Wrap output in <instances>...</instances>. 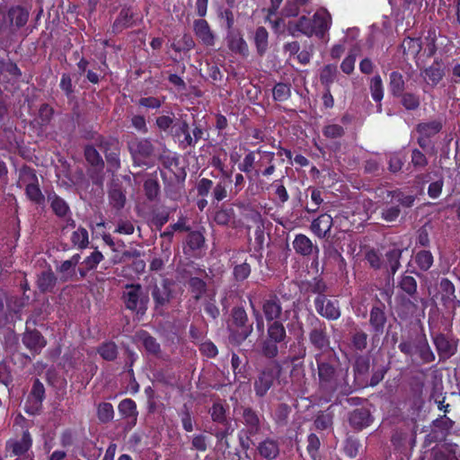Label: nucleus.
<instances>
[{"instance_id": "41", "label": "nucleus", "mask_w": 460, "mask_h": 460, "mask_svg": "<svg viewBox=\"0 0 460 460\" xmlns=\"http://www.w3.org/2000/svg\"><path fill=\"white\" fill-rule=\"evenodd\" d=\"M44 385L39 379H36L33 383L31 391L28 396V402L32 403V406L35 410H38L41 405V402L44 399Z\"/></svg>"}, {"instance_id": "58", "label": "nucleus", "mask_w": 460, "mask_h": 460, "mask_svg": "<svg viewBox=\"0 0 460 460\" xmlns=\"http://www.w3.org/2000/svg\"><path fill=\"white\" fill-rule=\"evenodd\" d=\"M178 414L181 418L183 429L187 432L193 431V419L191 416L190 407L186 403L183 404V406L179 411Z\"/></svg>"}, {"instance_id": "17", "label": "nucleus", "mask_w": 460, "mask_h": 460, "mask_svg": "<svg viewBox=\"0 0 460 460\" xmlns=\"http://www.w3.org/2000/svg\"><path fill=\"white\" fill-rule=\"evenodd\" d=\"M80 260V254L75 253L70 259L62 261L61 264L57 267V271L59 274V279L62 282L78 280L76 266Z\"/></svg>"}, {"instance_id": "52", "label": "nucleus", "mask_w": 460, "mask_h": 460, "mask_svg": "<svg viewBox=\"0 0 460 460\" xmlns=\"http://www.w3.org/2000/svg\"><path fill=\"white\" fill-rule=\"evenodd\" d=\"M369 89L375 102H380L384 97L383 81L379 75L370 80Z\"/></svg>"}, {"instance_id": "42", "label": "nucleus", "mask_w": 460, "mask_h": 460, "mask_svg": "<svg viewBox=\"0 0 460 460\" xmlns=\"http://www.w3.org/2000/svg\"><path fill=\"white\" fill-rule=\"evenodd\" d=\"M389 90L394 97H399L405 90V82L400 72L394 71L389 75Z\"/></svg>"}, {"instance_id": "5", "label": "nucleus", "mask_w": 460, "mask_h": 460, "mask_svg": "<svg viewBox=\"0 0 460 460\" xmlns=\"http://www.w3.org/2000/svg\"><path fill=\"white\" fill-rule=\"evenodd\" d=\"M233 411L234 413L239 415V420L244 426L243 431L245 433L247 439L260 433L263 417L256 410L249 405L240 404L235 399Z\"/></svg>"}, {"instance_id": "25", "label": "nucleus", "mask_w": 460, "mask_h": 460, "mask_svg": "<svg viewBox=\"0 0 460 460\" xmlns=\"http://www.w3.org/2000/svg\"><path fill=\"white\" fill-rule=\"evenodd\" d=\"M226 42L232 52L243 56H246L248 54V45L243 40L241 32L235 31H227Z\"/></svg>"}, {"instance_id": "55", "label": "nucleus", "mask_w": 460, "mask_h": 460, "mask_svg": "<svg viewBox=\"0 0 460 460\" xmlns=\"http://www.w3.org/2000/svg\"><path fill=\"white\" fill-rule=\"evenodd\" d=\"M399 287L402 291L411 296H413L417 293L416 279L412 276L407 275L406 273L401 277Z\"/></svg>"}, {"instance_id": "18", "label": "nucleus", "mask_w": 460, "mask_h": 460, "mask_svg": "<svg viewBox=\"0 0 460 460\" xmlns=\"http://www.w3.org/2000/svg\"><path fill=\"white\" fill-rule=\"evenodd\" d=\"M420 76L428 85H438L445 76V67L441 60H435L429 66L420 70Z\"/></svg>"}, {"instance_id": "49", "label": "nucleus", "mask_w": 460, "mask_h": 460, "mask_svg": "<svg viewBox=\"0 0 460 460\" xmlns=\"http://www.w3.org/2000/svg\"><path fill=\"white\" fill-rule=\"evenodd\" d=\"M442 292V300L445 304L455 303L456 298L455 294V286L447 279H442L439 284Z\"/></svg>"}, {"instance_id": "37", "label": "nucleus", "mask_w": 460, "mask_h": 460, "mask_svg": "<svg viewBox=\"0 0 460 460\" xmlns=\"http://www.w3.org/2000/svg\"><path fill=\"white\" fill-rule=\"evenodd\" d=\"M402 254V250L400 248H392L385 252V268L392 275L399 270L401 263L400 260Z\"/></svg>"}, {"instance_id": "35", "label": "nucleus", "mask_w": 460, "mask_h": 460, "mask_svg": "<svg viewBox=\"0 0 460 460\" xmlns=\"http://www.w3.org/2000/svg\"><path fill=\"white\" fill-rule=\"evenodd\" d=\"M370 367V359L368 357L359 355L355 358L353 371L356 380L364 382Z\"/></svg>"}, {"instance_id": "24", "label": "nucleus", "mask_w": 460, "mask_h": 460, "mask_svg": "<svg viewBox=\"0 0 460 460\" xmlns=\"http://www.w3.org/2000/svg\"><path fill=\"white\" fill-rule=\"evenodd\" d=\"M57 282L58 278L50 268L37 276L36 284L41 293H53Z\"/></svg>"}, {"instance_id": "4", "label": "nucleus", "mask_w": 460, "mask_h": 460, "mask_svg": "<svg viewBox=\"0 0 460 460\" xmlns=\"http://www.w3.org/2000/svg\"><path fill=\"white\" fill-rule=\"evenodd\" d=\"M307 323L309 327V342L319 351L318 353L334 350L330 347L331 340L327 332L326 323L313 314L308 315Z\"/></svg>"}, {"instance_id": "10", "label": "nucleus", "mask_w": 460, "mask_h": 460, "mask_svg": "<svg viewBox=\"0 0 460 460\" xmlns=\"http://www.w3.org/2000/svg\"><path fill=\"white\" fill-rule=\"evenodd\" d=\"M291 355L289 361L293 364L290 376L292 382L301 386L305 383V373L302 362L296 363L297 360L303 359L306 356V348L304 344H298L297 347L290 349Z\"/></svg>"}, {"instance_id": "50", "label": "nucleus", "mask_w": 460, "mask_h": 460, "mask_svg": "<svg viewBox=\"0 0 460 460\" xmlns=\"http://www.w3.org/2000/svg\"><path fill=\"white\" fill-rule=\"evenodd\" d=\"M71 243L79 249H84L89 244L88 231L84 227H78L74 231L71 236Z\"/></svg>"}, {"instance_id": "53", "label": "nucleus", "mask_w": 460, "mask_h": 460, "mask_svg": "<svg viewBox=\"0 0 460 460\" xmlns=\"http://www.w3.org/2000/svg\"><path fill=\"white\" fill-rule=\"evenodd\" d=\"M97 417L100 422L108 423L114 417V409L110 402H101L97 406Z\"/></svg>"}, {"instance_id": "38", "label": "nucleus", "mask_w": 460, "mask_h": 460, "mask_svg": "<svg viewBox=\"0 0 460 460\" xmlns=\"http://www.w3.org/2000/svg\"><path fill=\"white\" fill-rule=\"evenodd\" d=\"M138 338L146 352L158 358L161 357V347L155 337L146 332H141Z\"/></svg>"}, {"instance_id": "21", "label": "nucleus", "mask_w": 460, "mask_h": 460, "mask_svg": "<svg viewBox=\"0 0 460 460\" xmlns=\"http://www.w3.org/2000/svg\"><path fill=\"white\" fill-rule=\"evenodd\" d=\"M433 342L441 358H448L456 351V345L443 333L433 336Z\"/></svg>"}, {"instance_id": "33", "label": "nucleus", "mask_w": 460, "mask_h": 460, "mask_svg": "<svg viewBox=\"0 0 460 460\" xmlns=\"http://www.w3.org/2000/svg\"><path fill=\"white\" fill-rule=\"evenodd\" d=\"M443 128L441 119H434L428 122L419 123L416 127L417 132L420 136L432 137L437 135Z\"/></svg>"}, {"instance_id": "9", "label": "nucleus", "mask_w": 460, "mask_h": 460, "mask_svg": "<svg viewBox=\"0 0 460 460\" xmlns=\"http://www.w3.org/2000/svg\"><path fill=\"white\" fill-rule=\"evenodd\" d=\"M279 373L280 369L276 371L270 367L260 371L253 382L255 395L259 398L264 397L273 386L275 380L279 378Z\"/></svg>"}, {"instance_id": "63", "label": "nucleus", "mask_w": 460, "mask_h": 460, "mask_svg": "<svg viewBox=\"0 0 460 460\" xmlns=\"http://www.w3.org/2000/svg\"><path fill=\"white\" fill-rule=\"evenodd\" d=\"M291 408L287 403H279L275 411L274 419L279 425L284 426L288 422Z\"/></svg>"}, {"instance_id": "31", "label": "nucleus", "mask_w": 460, "mask_h": 460, "mask_svg": "<svg viewBox=\"0 0 460 460\" xmlns=\"http://www.w3.org/2000/svg\"><path fill=\"white\" fill-rule=\"evenodd\" d=\"M48 201L54 214L58 217H66L71 214L68 204L55 192L48 195Z\"/></svg>"}, {"instance_id": "39", "label": "nucleus", "mask_w": 460, "mask_h": 460, "mask_svg": "<svg viewBox=\"0 0 460 460\" xmlns=\"http://www.w3.org/2000/svg\"><path fill=\"white\" fill-rule=\"evenodd\" d=\"M401 47L403 55L415 58L420 54L422 44L420 38L407 37L403 40Z\"/></svg>"}, {"instance_id": "62", "label": "nucleus", "mask_w": 460, "mask_h": 460, "mask_svg": "<svg viewBox=\"0 0 460 460\" xmlns=\"http://www.w3.org/2000/svg\"><path fill=\"white\" fill-rule=\"evenodd\" d=\"M25 191H26V195L30 199V200H31L32 202H34L38 205L43 204L45 198L39 187L38 182L26 186Z\"/></svg>"}, {"instance_id": "30", "label": "nucleus", "mask_w": 460, "mask_h": 460, "mask_svg": "<svg viewBox=\"0 0 460 460\" xmlns=\"http://www.w3.org/2000/svg\"><path fill=\"white\" fill-rule=\"evenodd\" d=\"M31 438L29 431H24L20 440L10 441L7 443L6 447L11 450L13 456H21L26 453L31 447Z\"/></svg>"}, {"instance_id": "3", "label": "nucleus", "mask_w": 460, "mask_h": 460, "mask_svg": "<svg viewBox=\"0 0 460 460\" xmlns=\"http://www.w3.org/2000/svg\"><path fill=\"white\" fill-rule=\"evenodd\" d=\"M228 341L232 345H241L253 331V325L249 322L247 313L243 307H234L231 311V320L228 323Z\"/></svg>"}, {"instance_id": "64", "label": "nucleus", "mask_w": 460, "mask_h": 460, "mask_svg": "<svg viewBox=\"0 0 460 460\" xmlns=\"http://www.w3.org/2000/svg\"><path fill=\"white\" fill-rule=\"evenodd\" d=\"M172 49L176 52L189 51L195 47V42L190 34H184L181 40L172 44Z\"/></svg>"}, {"instance_id": "48", "label": "nucleus", "mask_w": 460, "mask_h": 460, "mask_svg": "<svg viewBox=\"0 0 460 460\" xmlns=\"http://www.w3.org/2000/svg\"><path fill=\"white\" fill-rule=\"evenodd\" d=\"M209 413L214 422L224 425L228 424V420L226 418V410L221 402H214L209 410Z\"/></svg>"}, {"instance_id": "1", "label": "nucleus", "mask_w": 460, "mask_h": 460, "mask_svg": "<svg viewBox=\"0 0 460 460\" xmlns=\"http://www.w3.org/2000/svg\"><path fill=\"white\" fill-rule=\"evenodd\" d=\"M314 359L317 365L319 392L326 402H330L336 392H351L348 382L349 367H339V358L334 350L316 353Z\"/></svg>"}, {"instance_id": "56", "label": "nucleus", "mask_w": 460, "mask_h": 460, "mask_svg": "<svg viewBox=\"0 0 460 460\" xmlns=\"http://www.w3.org/2000/svg\"><path fill=\"white\" fill-rule=\"evenodd\" d=\"M38 182V177L36 175L35 171L28 166H23L20 170L19 173V183L20 185H24L25 187L31 184H34Z\"/></svg>"}, {"instance_id": "34", "label": "nucleus", "mask_w": 460, "mask_h": 460, "mask_svg": "<svg viewBox=\"0 0 460 460\" xmlns=\"http://www.w3.org/2000/svg\"><path fill=\"white\" fill-rule=\"evenodd\" d=\"M134 25V13L130 8H123L113 23L114 31L122 30Z\"/></svg>"}, {"instance_id": "47", "label": "nucleus", "mask_w": 460, "mask_h": 460, "mask_svg": "<svg viewBox=\"0 0 460 460\" xmlns=\"http://www.w3.org/2000/svg\"><path fill=\"white\" fill-rule=\"evenodd\" d=\"M144 191L149 201L156 200L160 193V185L155 178H148L144 182Z\"/></svg>"}, {"instance_id": "2", "label": "nucleus", "mask_w": 460, "mask_h": 460, "mask_svg": "<svg viewBox=\"0 0 460 460\" xmlns=\"http://www.w3.org/2000/svg\"><path fill=\"white\" fill-rule=\"evenodd\" d=\"M286 328L282 321H274L268 323L267 336L261 345V354L269 358H275L279 352V347L286 345L288 341Z\"/></svg>"}, {"instance_id": "57", "label": "nucleus", "mask_w": 460, "mask_h": 460, "mask_svg": "<svg viewBox=\"0 0 460 460\" xmlns=\"http://www.w3.org/2000/svg\"><path fill=\"white\" fill-rule=\"evenodd\" d=\"M273 99L277 102H285L291 95L290 85L284 83H278L272 90Z\"/></svg>"}, {"instance_id": "43", "label": "nucleus", "mask_w": 460, "mask_h": 460, "mask_svg": "<svg viewBox=\"0 0 460 460\" xmlns=\"http://www.w3.org/2000/svg\"><path fill=\"white\" fill-rule=\"evenodd\" d=\"M97 352L106 361H114L119 354L118 346L111 341L101 343Z\"/></svg>"}, {"instance_id": "16", "label": "nucleus", "mask_w": 460, "mask_h": 460, "mask_svg": "<svg viewBox=\"0 0 460 460\" xmlns=\"http://www.w3.org/2000/svg\"><path fill=\"white\" fill-rule=\"evenodd\" d=\"M84 157L94 169V175L91 174L93 182L95 184H102L103 177L101 175V172L103 170L104 162L99 152L93 146L88 145L84 147Z\"/></svg>"}, {"instance_id": "51", "label": "nucleus", "mask_w": 460, "mask_h": 460, "mask_svg": "<svg viewBox=\"0 0 460 460\" xmlns=\"http://www.w3.org/2000/svg\"><path fill=\"white\" fill-rule=\"evenodd\" d=\"M401 97V103L407 111H416L420 105V96L413 93H402Z\"/></svg>"}, {"instance_id": "29", "label": "nucleus", "mask_w": 460, "mask_h": 460, "mask_svg": "<svg viewBox=\"0 0 460 460\" xmlns=\"http://www.w3.org/2000/svg\"><path fill=\"white\" fill-rule=\"evenodd\" d=\"M415 353L419 355L422 363L428 364L435 360V355L428 343L425 335L418 337L414 341Z\"/></svg>"}, {"instance_id": "59", "label": "nucleus", "mask_w": 460, "mask_h": 460, "mask_svg": "<svg viewBox=\"0 0 460 460\" xmlns=\"http://www.w3.org/2000/svg\"><path fill=\"white\" fill-rule=\"evenodd\" d=\"M110 202L116 209H120L126 202V196L120 188H112L109 192Z\"/></svg>"}, {"instance_id": "45", "label": "nucleus", "mask_w": 460, "mask_h": 460, "mask_svg": "<svg viewBox=\"0 0 460 460\" xmlns=\"http://www.w3.org/2000/svg\"><path fill=\"white\" fill-rule=\"evenodd\" d=\"M414 262L421 271H428L434 262V258L430 251L422 250L414 256Z\"/></svg>"}, {"instance_id": "60", "label": "nucleus", "mask_w": 460, "mask_h": 460, "mask_svg": "<svg viewBox=\"0 0 460 460\" xmlns=\"http://www.w3.org/2000/svg\"><path fill=\"white\" fill-rule=\"evenodd\" d=\"M333 420V415L332 412L326 411L320 412L315 420L314 426L317 429L323 430L332 427Z\"/></svg>"}, {"instance_id": "54", "label": "nucleus", "mask_w": 460, "mask_h": 460, "mask_svg": "<svg viewBox=\"0 0 460 460\" xmlns=\"http://www.w3.org/2000/svg\"><path fill=\"white\" fill-rule=\"evenodd\" d=\"M306 25V16L303 15L296 22H288V31L293 37H296L297 32L302 34H308V26Z\"/></svg>"}, {"instance_id": "28", "label": "nucleus", "mask_w": 460, "mask_h": 460, "mask_svg": "<svg viewBox=\"0 0 460 460\" xmlns=\"http://www.w3.org/2000/svg\"><path fill=\"white\" fill-rule=\"evenodd\" d=\"M257 450L267 460H273L279 455V444L273 438H266L259 443Z\"/></svg>"}, {"instance_id": "13", "label": "nucleus", "mask_w": 460, "mask_h": 460, "mask_svg": "<svg viewBox=\"0 0 460 460\" xmlns=\"http://www.w3.org/2000/svg\"><path fill=\"white\" fill-rule=\"evenodd\" d=\"M128 150L134 163L137 165H143L146 164L143 159L149 158L154 155L155 146L146 138L136 139L128 143Z\"/></svg>"}, {"instance_id": "6", "label": "nucleus", "mask_w": 460, "mask_h": 460, "mask_svg": "<svg viewBox=\"0 0 460 460\" xmlns=\"http://www.w3.org/2000/svg\"><path fill=\"white\" fill-rule=\"evenodd\" d=\"M121 299L128 310L144 314L149 302L148 296L140 284H128L122 292Z\"/></svg>"}, {"instance_id": "40", "label": "nucleus", "mask_w": 460, "mask_h": 460, "mask_svg": "<svg viewBox=\"0 0 460 460\" xmlns=\"http://www.w3.org/2000/svg\"><path fill=\"white\" fill-rule=\"evenodd\" d=\"M253 40L257 49V53L260 56H263L269 47L268 31L262 26L258 27L254 32Z\"/></svg>"}, {"instance_id": "11", "label": "nucleus", "mask_w": 460, "mask_h": 460, "mask_svg": "<svg viewBox=\"0 0 460 460\" xmlns=\"http://www.w3.org/2000/svg\"><path fill=\"white\" fill-rule=\"evenodd\" d=\"M308 26V34H305L307 37L315 35L319 38H323L324 34L330 28L331 17L326 11H317L313 18L306 17Z\"/></svg>"}, {"instance_id": "19", "label": "nucleus", "mask_w": 460, "mask_h": 460, "mask_svg": "<svg viewBox=\"0 0 460 460\" xmlns=\"http://www.w3.org/2000/svg\"><path fill=\"white\" fill-rule=\"evenodd\" d=\"M196 277H190L188 280V286L195 301H199L207 292V283L203 278H207L208 274L205 270L198 269Z\"/></svg>"}, {"instance_id": "20", "label": "nucleus", "mask_w": 460, "mask_h": 460, "mask_svg": "<svg viewBox=\"0 0 460 460\" xmlns=\"http://www.w3.org/2000/svg\"><path fill=\"white\" fill-rule=\"evenodd\" d=\"M295 252L302 256L318 255L319 248L314 245L311 239L305 234H299L295 236L292 243Z\"/></svg>"}, {"instance_id": "32", "label": "nucleus", "mask_w": 460, "mask_h": 460, "mask_svg": "<svg viewBox=\"0 0 460 460\" xmlns=\"http://www.w3.org/2000/svg\"><path fill=\"white\" fill-rule=\"evenodd\" d=\"M11 26H15L17 29L23 27L29 19V12L21 7H12L7 13Z\"/></svg>"}, {"instance_id": "36", "label": "nucleus", "mask_w": 460, "mask_h": 460, "mask_svg": "<svg viewBox=\"0 0 460 460\" xmlns=\"http://www.w3.org/2000/svg\"><path fill=\"white\" fill-rule=\"evenodd\" d=\"M30 301V296L23 294L22 296H18L16 295H10L6 296V308L11 314H19L23 307H25Z\"/></svg>"}, {"instance_id": "15", "label": "nucleus", "mask_w": 460, "mask_h": 460, "mask_svg": "<svg viewBox=\"0 0 460 460\" xmlns=\"http://www.w3.org/2000/svg\"><path fill=\"white\" fill-rule=\"evenodd\" d=\"M29 324L30 320H27V327L22 335V343L34 355L40 354L42 349L46 346L47 341L39 331L30 329Z\"/></svg>"}, {"instance_id": "22", "label": "nucleus", "mask_w": 460, "mask_h": 460, "mask_svg": "<svg viewBox=\"0 0 460 460\" xmlns=\"http://www.w3.org/2000/svg\"><path fill=\"white\" fill-rule=\"evenodd\" d=\"M332 225V217L328 214H322L313 220L310 229L317 237L325 238L329 235Z\"/></svg>"}, {"instance_id": "26", "label": "nucleus", "mask_w": 460, "mask_h": 460, "mask_svg": "<svg viewBox=\"0 0 460 460\" xmlns=\"http://www.w3.org/2000/svg\"><path fill=\"white\" fill-rule=\"evenodd\" d=\"M194 31L204 45L210 47L215 44V35L206 20H196L194 22Z\"/></svg>"}, {"instance_id": "61", "label": "nucleus", "mask_w": 460, "mask_h": 460, "mask_svg": "<svg viewBox=\"0 0 460 460\" xmlns=\"http://www.w3.org/2000/svg\"><path fill=\"white\" fill-rule=\"evenodd\" d=\"M97 146L107 155L116 149H119V141L116 138H105L99 137L95 140Z\"/></svg>"}, {"instance_id": "27", "label": "nucleus", "mask_w": 460, "mask_h": 460, "mask_svg": "<svg viewBox=\"0 0 460 460\" xmlns=\"http://www.w3.org/2000/svg\"><path fill=\"white\" fill-rule=\"evenodd\" d=\"M119 411L123 418L128 420V429L136 425L138 412L137 411V404L132 399L122 400L119 404Z\"/></svg>"}, {"instance_id": "14", "label": "nucleus", "mask_w": 460, "mask_h": 460, "mask_svg": "<svg viewBox=\"0 0 460 460\" xmlns=\"http://www.w3.org/2000/svg\"><path fill=\"white\" fill-rule=\"evenodd\" d=\"M368 322L374 336H380L384 333L387 323V315L385 306L380 301L371 307Z\"/></svg>"}, {"instance_id": "8", "label": "nucleus", "mask_w": 460, "mask_h": 460, "mask_svg": "<svg viewBox=\"0 0 460 460\" xmlns=\"http://www.w3.org/2000/svg\"><path fill=\"white\" fill-rule=\"evenodd\" d=\"M174 282L167 278H164L159 283L154 284L151 295L155 303V309H163L167 306L173 298Z\"/></svg>"}, {"instance_id": "23", "label": "nucleus", "mask_w": 460, "mask_h": 460, "mask_svg": "<svg viewBox=\"0 0 460 460\" xmlns=\"http://www.w3.org/2000/svg\"><path fill=\"white\" fill-rule=\"evenodd\" d=\"M349 421L353 429L361 430L369 426L372 422V417L367 409L359 408L349 413Z\"/></svg>"}, {"instance_id": "44", "label": "nucleus", "mask_w": 460, "mask_h": 460, "mask_svg": "<svg viewBox=\"0 0 460 460\" xmlns=\"http://www.w3.org/2000/svg\"><path fill=\"white\" fill-rule=\"evenodd\" d=\"M337 75V66L333 64L325 65L320 72V82L324 88H331V85L336 80Z\"/></svg>"}, {"instance_id": "46", "label": "nucleus", "mask_w": 460, "mask_h": 460, "mask_svg": "<svg viewBox=\"0 0 460 460\" xmlns=\"http://www.w3.org/2000/svg\"><path fill=\"white\" fill-rule=\"evenodd\" d=\"M368 334L360 328H354L351 332V344L356 350L363 351L367 347Z\"/></svg>"}, {"instance_id": "12", "label": "nucleus", "mask_w": 460, "mask_h": 460, "mask_svg": "<svg viewBox=\"0 0 460 460\" xmlns=\"http://www.w3.org/2000/svg\"><path fill=\"white\" fill-rule=\"evenodd\" d=\"M315 311L322 317L334 321L341 317V312L338 300H332L327 296H316L314 301Z\"/></svg>"}, {"instance_id": "7", "label": "nucleus", "mask_w": 460, "mask_h": 460, "mask_svg": "<svg viewBox=\"0 0 460 460\" xmlns=\"http://www.w3.org/2000/svg\"><path fill=\"white\" fill-rule=\"evenodd\" d=\"M261 311L267 323L281 321L282 314L286 317L290 314L288 305L283 306L281 298L276 294H270L261 301Z\"/></svg>"}]
</instances>
